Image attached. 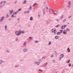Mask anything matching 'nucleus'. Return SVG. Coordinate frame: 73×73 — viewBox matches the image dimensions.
Segmentation results:
<instances>
[{"label":"nucleus","mask_w":73,"mask_h":73,"mask_svg":"<svg viewBox=\"0 0 73 73\" xmlns=\"http://www.w3.org/2000/svg\"><path fill=\"white\" fill-rule=\"evenodd\" d=\"M7 3V1H3V3H4V4H6V3Z\"/></svg>","instance_id":"nucleus-31"},{"label":"nucleus","mask_w":73,"mask_h":73,"mask_svg":"<svg viewBox=\"0 0 73 73\" xmlns=\"http://www.w3.org/2000/svg\"><path fill=\"white\" fill-rule=\"evenodd\" d=\"M29 39L30 40H31V41H32V37H30L29 38Z\"/></svg>","instance_id":"nucleus-12"},{"label":"nucleus","mask_w":73,"mask_h":73,"mask_svg":"<svg viewBox=\"0 0 73 73\" xmlns=\"http://www.w3.org/2000/svg\"><path fill=\"white\" fill-rule=\"evenodd\" d=\"M46 8L47 9H49V8L47 6H46Z\"/></svg>","instance_id":"nucleus-46"},{"label":"nucleus","mask_w":73,"mask_h":73,"mask_svg":"<svg viewBox=\"0 0 73 73\" xmlns=\"http://www.w3.org/2000/svg\"><path fill=\"white\" fill-rule=\"evenodd\" d=\"M47 63H48V62H46V63H44V66H46V65H47V64H48Z\"/></svg>","instance_id":"nucleus-24"},{"label":"nucleus","mask_w":73,"mask_h":73,"mask_svg":"<svg viewBox=\"0 0 73 73\" xmlns=\"http://www.w3.org/2000/svg\"><path fill=\"white\" fill-rule=\"evenodd\" d=\"M50 10H52V9H50V8H49L48 10V11L49 12H50Z\"/></svg>","instance_id":"nucleus-40"},{"label":"nucleus","mask_w":73,"mask_h":73,"mask_svg":"<svg viewBox=\"0 0 73 73\" xmlns=\"http://www.w3.org/2000/svg\"><path fill=\"white\" fill-rule=\"evenodd\" d=\"M70 60H69L67 62V63L68 64H69V62H70Z\"/></svg>","instance_id":"nucleus-29"},{"label":"nucleus","mask_w":73,"mask_h":73,"mask_svg":"<svg viewBox=\"0 0 73 73\" xmlns=\"http://www.w3.org/2000/svg\"><path fill=\"white\" fill-rule=\"evenodd\" d=\"M63 33L64 35H66L67 34V32H66V30H64L63 32Z\"/></svg>","instance_id":"nucleus-5"},{"label":"nucleus","mask_w":73,"mask_h":73,"mask_svg":"<svg viewBox=\"0 0 73 73\" xmlns=\"http://www.w3.org/2000/svg\"><path fill=\"white\" fill-rule=\"evenodd\" d=\"M70 5H68V8H70Z\"/></svg>","instance_id":"nucleus-51"},{"label":"nucleus","mask_w":73,"mask_h":73,"mask_svg":"<svg viewBox=\"0 0 73 73\" xmlns=\"http://www.w3.org/2000/svg\"><path fill=\"white\" fill-rule=\"evenodd\" d=\"M31 8H32V7L31 6H30V10H31Z\"/></svg>","instance_id":"nucleus-53"},{"label":"nucleus","mask_w":73,"mask_h":73,"mask_svg":"<svg viewBox=\"0 0 73 73\" xmlns=\"http://www.w3.org/2000/svg\"><path fill=\"white\" fill-rule=\"evenodd\" d=\"M15 34L17 36H19V35H20V34H19V31H16L15 32Z\"/></svg>","instance_id":"nucleus-2"},{"label":"nucleus","mask_w":73,"mask_h":73,"mask_svg":"<svg viewBox=\"0 0 73 73\" xmlns=\"http://www.w3.org/2000/svg\"><path fill=\"white\" fill-rule=\"evenodd\" d=\"M68 4L69 5H71V4H70V1H69Z\"/></svg>","instance_id":"nucleus-33"},{"label":"nucleus","mask_w":73,"mask_h":73,"mask_svg":"<svg viewBox=\"0 0 73 73\" xmlns=\"http://www.w3.org/2000/svg\"><path fill=\"white\" fill-rule=\"evenodd\" d=\"M35 64V65H36L37 64V62H34Z\"/></svg>","instance_id":"nucleus-45"},{"label":"nucleus","mask_w":73,"mask_h":73,"mask_svg":"<svg viewBox=\"0 0 73 73\" xmlns=\"http://www.w3.org/2000/svg\"><path fill=\"white\" fill-rule=\"evenodd\" d=\"M6 52L7 53H9V52H10V51H9L8 50H7Z\"/></svg>","instance_id":"nucleus-27"},{"label":"nucleus","mask_w":73,"mask_h":73,"mask_svg":"<svg viewBox=\"0 0 73 73\" xmlns=\"http://www.w3.org/2000/svg\"><path fill=\"white\" fill-rule=\"evenodd\" d=\"M30 20L31 21H32V20H33V18L32 17H30Z\"/></svg>","instance_id":"nucleus-22"},{"label":"nucleus","mask_w":73,"mask_h":73,"mask_svg":"<svg viewBox=\"0 0 73 73\" xmlns=\"http://www.w3.org/2000/svg\"><path fill=\"white\" fill-rule=\"evenodd\" d=\"M26 12L27 13H29V11L28 10Z\"/></svg>","instance_id":"nucleus-43"},{"label":"nucleus","mask_w":73,"mask_h":73,"mask_svg":"<svg viewBox=\"0 0 73 73\" xmlns=\"http://www.w3.org/2000/svg\"><path fill=\"white\" fill-rule=\"evenodd\" d=\"M21 33H23V34H24V31H21Z\"/></svg>","instance_id":"nucleus-28"},{"label":"nucleus","mask_w":73,"mask_h":73,"mask_svg":"<svg viewBox=\"0 0 73 73\" xmlns=\"http://www.w3.org/2000/svg\"><path fill=\"white\" fill-rule=\"evenodd\" d=\"M39 71L40 72H42V70H39Z\"/></svg>","instance_id":"nucleus-49"},{"label":"nucleus","mask_w":73,"mask_h":73,"mask_svg":"<svg viewBox=\"0 0 73 73\" xmlns=\"http://www.w3.org/2000/svg\"><path fill=\"white\" fill-rule=\"evenodd\" d=\"M55 54H56V56H58L59 54L57 53L56 52H55Z\"/></svg>","instance_id":"nucleus-13"},{"label":"nucleus","mask_w":73,"mask_h":73,"mask_svg":"<svg viewBox=\"0 0 73 73\" xmlns=\"http://www.w3.org/2000/svg\"><path fill=\"white\" fill-rule=\"evenodd\" d=\"M64 17V15H62L61 16V19H62V17Z\"/></svg>","instance_id":"nucleus-42"},{"label":"nucleus","mask_w":73,"mask_h":73,"mask_svg":"<svg viewBox=\"0 0 73 73\" xmlns=\"http://www.w3.org/2000/svg\"><path fill=\"white\" fill-rule=\"evenodd\" d=\"M43 15H45V8H44L43 9Z\"/></svg>","instance_id":"nucleus-15"},{"label":"nucleus","mask_w":73,"mask_h":73,"mask_svg":"<svg viewBox=\"0 0 73 73\" xmlns=\"http://www.w3.org/2000/svg\"><path fill=\"white\" fill-rule=\"evenodd\" d=\"M71 17H72V16H70L68 17V19H70V18H71Z\"/></svg>","instance_id":"nucleus-48"},{"label":"nucleus","mask_w":73,"mask_h":73,"mask_svg":"<svg viewBox=\"0 0 73 73\" xmlns=\"http://www.w3.org/2000/svg\"><path fill=\"white\" fill-rule=\"evenodd\" d=\"M66 19H64L63 21V23H64V22H65V21H66Z\"/></svg>","instance_id":"nucleus-44"},{"label":"nucleus","mask_w":73,"mask_h":73,"mask_svg":"<svg viewBox=\"0 0 73 73\" xmlns=\"http://www.w3.org/2000/svg\"><path fill=\"white\" fill-rule=\"evenodd\" d=\"M21 10V8L19 9H18V11H20Z\"/></svg>","instance_id":"nucleus-32"},{"label":"nucleus","mask_w":73,"mask_h":73,"mask_svg":"<svg viewBox=\"0 0 73 73\" xmlns=\"http://www.w3.org/2000/svg\"><path fill=\"white\" fill-rule=\"evenodd\" d=\"M51 43H52L51 42L49 41V43H48V45H50V44H51Z\"/></svg>","instance_id":"nucleus-23"},{"label":"nucleus","mask_w":73,"mask_h":73,"mask_svg":"<svg viewBox=\"0 0 73 73\" xmlns=\"http://www.w3.org/2000/svg\"><path fill=\"white\" fill-rule=\"evenodd\" d=\"M67 50L68 52H70V48L69 47L67 48Z\"/></svg>","instance_id":"nucleus-8"},{"label":"nucleus","mask_w":73,"mask_h":73,"mask_svg":"<svg viewBox=\"0 0 73 73\" xmlns=\"http://www.w3.org/2000/svg\"><path fill=\"white\" fill-rule=\"evenodd\" d=\"M18 40V39H17V38H15V41H17Z\"/></svg>","instance_id":"nucleus-41"},{"label":"nucleus","mask_w":73,"mask_h":73,"mask_svg":"<svg viewBox=\"0 0 73 73\" xmlns=\"http://www.w3.org/2000/svg\"><path fill=\"white\" fill-rule=\"evenodd\" d=\"M51 10L53 12H54V11H56V10H54L53 9H51Z\"/></svg>","instance_id":"nucleus-35"},{"label":"nucleus","mask_w":73,"mask_h":73,"mask_svg":"<svg viewBox=\"0 0 73 73\" xmlns=\"http://www.w3.org/2000/svg\"><path fill=\"white\" fill-rule=\"evenodd\" d=\"M36 3H34L33 5V6H35V5H36Z\"/></svg>","instance_id":"nucleus-54"},{"label":"nucleus","mask_w":73,"mask_h":73,"mask_svg":"<svg viewBox=\"0 0 73 73\" xmlns=\"http://www.w3.org/2000/svg\"><path fill=\"white\" fill-rule=\"evenodd\" d=\"M0 7L1 8H2L3 6H2V5H0Z\"/></svg>","instance_id":"nucleus-56"},{"label":"nucleus","mask_w":73,"mask_h":73,"mask_svg":"<svg viewBox=\"0 0 73 73\" xmlns=\"http://www.w3.org/2000/svg\"><path fill=\"white\" fill-rule=\"evenodd\" d=\"M59 58H60V60H61V56H60Z\"/></svg>","instance_id":"nucleus-57"},{"label":"nucleus","mask_w":73,"mask_h":73,"mask_svg":"<svg viewBox=\"0 0 73 73\" xmlns=\"http://www.w3.org/2000/svg\"><path fill=\"white\" fill-rule=\"evenodd\" d=\"M13 10H12L10 11V15H11V14L13 13Z\"/></svg>","instance_id":"nucleus-9"},{"label":"nucleus","mask_w":73,"mask_h":73,"mask_svg":"<svg viewBox=\"0 0 73 73\" xmlns=\"http://www.w3.org/2000/svg\"><path fill=\"white\" fill-rule=\"evenodd\" d=\"M3 3V1H2L1 3H0V4H1Z\"/></svg>","instance_id":"nucleus-62"},{"label":"nucleus","mask_w":73,"mask_h":73,"mask_svg":"<svg viewBox=\"0 0 73 73\" xmlns=\"http://www.w3.org/2000/svg\"><path fill=\"white\" fill-rule=\"evenodd\" d=\"M4 18H5V17L4 16L1 17L0 18V22H2L3 21V20L4 19Z\"/></svg>","instance_id":"nucleus-1"},{"label":"nucleus","mask_w":73,"mask_h":73,"mask_svg":"<svg viewBox=\"0 0 73 73\" xmlns=\"http://www.w3.org/2000/svg\"><path fill=\"white\" fill-rule=\"evenodd\" d=\"M41 62V60H39L37 63V65H40V63Z\"/></svg>","instance_id":"nucleus-6"},{"label":"nucleus","mask_w":73,"mask_h":73,"mask_svg":"<svg viewBox=\"0 0 73 73\" xmlns=\"http://www.w3.org/2000/svg\"><path fill=\"white\" fill-rule=\"evenodd\" d=\"M68 66L69 67H70V66H71V64L70 63L69 64H68Z\"/></svg>","instance_id":"nucleus-34"},{"label":"nucleus","mask_w":73,"mask_h":73,"mask_svg":"<svg viewBox=\"0 0 73 73\" xmlns=\"http://www.w3.org/2000/svg\"><path fill=\"white\" fill-rule=\"evenodd\" d=\"M3 61L2 60H0V64H1L2 63Z\"/></svg>","instance_id":"nucleus-37"},{"label":"nucleus","mask_w":73,"mask_h":73,"mask_svg":"<svg viewBox=\"0 0 73 73\" xmlns=\"http://www.w3.org/2000/svg\"><path fill=\"white\" fill-rule=\"evenodd\" d=\"M57 35H61V33L60 32H58L57 33Z\"/></svg>","instance_id":"nucleus-11"},{"label":"nucleus","mask_w":73,"mask_h":73,"mask_svg":"<svg viewBox=\"0 0 73 73\" xmlns=\"http://www.w3.org/2000/svg\"><path fill=\"white\" fill-rule=\"evenodd\" d=\"M20 20V19H18V21H19Z\"/></svg>","instance_id":"nucleus-63"},{"label":"nucleus","mask_w":73,"mask_h":73,"mask_svg":"<svg viewBox=\"0 0 73 73\" xmlns=\"http://www.w3.org/2000/svg\"><path fill=\"white\" fill-rule=\"evenodd\" d=\"M60 57H64V54H62L60 55Z\"/></svg>","instance_id":"nucleus-10"},{"label":"nucleus","mask_w":73,"mask_h":73,"mask_svg":"<svg viewBox=\"0 0 73 73\" xmlns=\"http://www.w3.org/2000/svg\"><path fill=\"white\" fill-rule=\"evenodd\" d=\"M6 17L7 18H8L9 17V15L8 14H7V15L6 16Z\"/></svg>","instance_id":"nucleus-16"},{"label":"nucleus","mask_w":73,"mask_h":73,"mask_svg":"<svg viewBox=\"0 0 73 73\" xmlns=\"http://www.w3.org/2000/svg\"><path fill=\"white\" fill-rule=\"evenodd\" d=\"M19 66V64H18V65H15V67H18Z\"/></svg>","instance_id":"nucleus-36"},{"label":"nucleus","mask_w":73,"mask_h":73,"mask_svg":"<svg viewBox=\"0 0 73 73\" xmlns=\"http://www.w3.org/2000/svg\"><path fill=\"white\" fill-rule=\"evenodd\" d=\"M59 37L58 36H55V39H56V40L58 39V38H59Z\"/></svg>","instance_id":"nucleus-7"},{"label":"nucleus","mask_w":73,"mask_h":73,"mask_svg":"<svg viewBox=\"0 0 73 73\" xmlns=\"http://www.w3.org/2000/svg\"><path fill=\"white\" fill-rule=\"evenodd\" d=\"M7 25H5V31H7Z\"/></svg>","instance_id":"nucleus-25"},{"label":"nucleus","mask_w":73,"mask_h":73,"mask_svg":"<svg viewBox=\"0 0 73 73\" xmlns=\"http://www.w3.org/2000/svg\"><path fill=\"white\" fill-rule=\"evenodd\" d=\"M26 3H27V1H24L23 2V4H26Z\"/></svg>","instance_id":"nucleus-20"},{"label":"nucleus","mask_w":73,"mask_h":73,"mask_svg":"<svg viewBox=\"0 0 73 73\" xmlns=\"http://www.w3.org/2000/svg\"><path fill=\"white\" fill-rule=\"evenodd\" d=\"M17 3V1H15V2H14V3L15 4H16V3Z\"/></svg>","instance_id":"nucleus-55"},{"label":"nucleus","mask_w":73,"mask_h":73,"mask_svg":"<svg viewBox=\"0 0 73 73\" xmlns=\"http://www.w3.org/2000/svg\"><path fill=\"white\" fill-rule=\"evenodd\" d=\"M14 17V15L13 14H12L11 16V17Z\"/></svg>","instance_id":"nucleus-38"},{"label":"nucleus","mask_w":73,"mask_h":73,"mask_svg":"<svg viewBox=\"0 0 73 73\" xmlns=\"http://www.w3.org/2000/svg\"><path fill=\"white\" fill-rule=\"evenodd\" d=\"M54 34L55 35H56V32L54 31Z\"/></svg>","instance_id":"nucleus-52"},{"label":"nucleus","mask_w":73,"mask_h":73,"mask_svg":"<svg viewBox=\"0 0 73 73\" xmlns=\"http://www.w3.org/2000/svg\"><path fill=\"white\" fill-rule=\"evenodd\" d=\"M23 51L24 52H28V49L27 48H24L23 50Z\"/></svg>","instance_id":"nucleus-3"},{"label":"nucleus","mask_w":73,"mask_h":73,"mask_svg":"<svg viewBox=\"0 0 73 73\" xmlns=\"http://www.w3.org/2000/svg\"><path fill=\"white\" fill-rule=\"evenodd\" d=\"M24 13H25V14L27 13V11H25V12H24Z\"/></svg>","instance_id":"nucleus-59"},{"label":"nucleus","mask_w":73,"mask_h":73,"mask_svg":"<svg viewBox=\"0 0 73 73\" xmlns=\"http://www.w3.org/2000/svg\"><path fill=\"white\" fill-rule=\"evenodd\" d=\"M16 17V15H15L14 16V17Z\"/></svg>","instance_id":"nucleus-64"},{"label":"nucleus","mask_w":73,"mask_h":73,"mask_svg":"<svg viewBox=\"0 0 73 73\" xmlns=\"http://www.w3.org/2000/svg\"><path fill=\"white\" fill-rule=\"evenodd\" d=\"M66 31H68V32H69V31H70V29H69L67 28V29H66Z\"/></svg>","instance_id":"nucleus-26"},{"label":"nucleus","mask_w":73,"mask_h":73,"mask_svg":"<svg viewBox=\"0 0 73 73\" xmlns=\"http://www.w3.org/2000/svg\"><path fill=\"white\" fill-rule=\"evenodd\" d=\"M63 30L62 29L60 30V33H63Z\"/></svg>","instance_id":"nucleus-21"},{"label":"nucleus","mask_w":73,"mask_h":73,"mask_svg":"<svg viewBox=\"0 0 73 73\" xmlns=\"http://www.w3.org/2000/svg\"><path fill=\"white\" fill-rule=\"evenodd\" d=\"M56 29H52L51 31L52 33H54V32H56Z\"/></svg>","instance_id":"nucleus-4"},{"label":"nucleus","mask_w":73,"mask_h":73,"mask_svg":"<svg viewBox=\"0 0 73 73\" xmlns=\"http://www.w3.org/2000/svg\"><path fill=\"white\" fill-rule=\"evenodd\" d=\"M53 56H54L53 54H52L51 56V57H53Z\"/></svg>","instance_id":"nucleus-50"},{"label":"nucleus","mask_w":73,"mask_h":73,"mask_svg":"<svg viewBox=\"0 0 73 73\" xmlns=\"http://www.w3.org/2000/svg\"><path fill=\"white\" fill-rule=\"evenodd\" d=\"M21 30H20L19 31H18L19 33V34H20V35H21Z\"/></svg>","instance_id":"nucleus-17"},{"label":"nucleus","mask_w":73,"mask_h":73,"mask_svg":"<svg viewBox=\"0 0 73 73\" xmlns=\"http://www.w3.org/2000/svg\"><path fill=\"white\" fill-rule=\"evenodd\" d=\"M53 14H54V15H57V14H56V13H53Z\"/></svg>","instance_id":"nucleus-47"},{"label":"nucleus","mask_w":73,"mask_h":73,"mask_svg":"<svg viewBox=\"0 0 73 73\" xmlns=\"http://www.w3.org/2000/svg\"><path fill=\"white\" fill-rule=\"evenodd\" d=\"M18 13V11H16L14 13V14H15V15L17 14Z\"/></svg>","instance_id":"nucleus-18"},{"label":"nucleus","mask_w":73,"mask_h":73,"mask_svg":"<svg viewBox=\"0 0 73 73\" xmlns=\"http://www.w3.org/2000/svg\"><path fill=\"white\" fill-rule=\"evenodd\" d=\"M61 28V29H65V27H64L63 25H62V26Z\"/></svg>","instance_id":"nucleus-14"},{"label":"nucleus","mask_w":73,"mask_h":73,"mask_svg":"<svg viewBox=\"0 0 73 73\" xmlns=\"http://www.w3.org/2000/svg\"><path fill=\"white\" fill-rule=\"evenodd\" d=\"M59 26H60V25H58L56 26V28H57V27H59Z\"/></svg>","instance_id":"nucleus-30"},{"label":"nucleus","mask_w":73,"mask_h":73,"mask_svg":"<svg viewBox=\"0 0 73 73\" xmlns=\"http://www.w3.org/2000/svg\"><path fill=\"white\" fill-rule=\"evenodd\" d=\"M35 43H37V40H35Z\"/></svg>","instance_id":"nucleus-58"},{"label":"nucleus","mask_w":73,"mask_h":73,"mask_svg":"<svg viewBox=\"0 0 73 73\" xmlns=\"http://www.w3.org/2000/svg\"><path fill=\"white\" fill-rule=\"evenodd\" d=\"M23 45H27V42H24L23 43Z\"/></svg>","instance_id":"nucleus-19"},{"label":"nucleus","mask_w":73,"mask_h":73,"mask_svg":"<svg viewBox=\"0 0 73 73\" xmlns=\"http://www.w3.org/2000/svg\"><path fill=\"white\" fill-rule=\"evenodd\" d=\"M53 62H55V60H53Z\"/></svg>","instance_id":"nucleus-60"},{"label":"nucleus","mask_w":73,"mask_h":73,"mask_svg":"<svg viewBox=\"0 0 73 73\" xmlns=\"http://www.w3.org/2000/svg\"><path fill=\"white\" fill-rule=\"evenodd\" d=\"M42 58H45V56H43V57L42 58Z\"/></svg>","instance_id":"nucleus-61"},{"label":"nucleus","mask_w":73,"mask_h":73,"mask_svg":"<svg viewBox=\"0 0 73 73\" xmlns=\"http://www.w3.org/2000/svg\"><path fill=\"white\" fill-rule=\"evenodd\" d=\"M63 26L65 28V27H66L67 26V25H63Z\"/></svg>","instance_id":"nucleus-39"}]
</instances>
